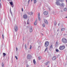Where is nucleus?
Segmentation results:
<instances>
[{
  "instance_id": "obj_1",
  "label": "nucleus",
  "mask_w": 67,
  "mask_h": 67,
  "mask_svg": "<svg viewBox=\"0 0 67 67\" xmlns=\"http://www.w3.org/2000/svg\"><path fill=\"white\" fill-rule=\"evenodd\" d=\"M62 41L63 43H67V40L66 38H63L62 40Z\"/></svg>"
},
{
  "instance_id": "obj_2",
  "label": "nucleus",
  "mask_w": 67,
  "mask_h": 67,
  "mask_svg": "<svg viewBox=\"0 0 67 67\" xmlns=\"http://www.w3.org/2000/svg\"><path fill=\"white\" fill-rule=\"evenodd\" d=\"M49 45V42L48 41L44 43V46L46 47H47Z\"/></svg>"
},
{
  "instance_id": "obj_3",
  "label": "nucleus",
  "mask_w": 67,
  "mask_h": 67,
  "mask_svg": "<svg viewBox=\"0 0 67 67\" xmlns=\"http://www.w3.org/2000/svg\"><path fill=\"white\" fill-rule=\"evenodd\" d=\"M65 48V47L64 46H60L59 47V49L60 50H63Z\"/></svg>"
},
{
  "instance_id": "obj_4",
  "label": "nucleus",
  "mask_w": 67,
  "mask_h": 67,
  "mask_svg": "<svg viewBox=\"0 0 67 67\" xmlns=\"http://www.w3.org/2000/svg\"><path fill=\"white\" fill-rule=\"evenodd\" d=\"M24 19H27V15L26 14H25L23 16Z\"/></svg>"
},
{
  "instance_id": "obj_5",
  "label": "nucleus",
  "mask_w": 67,
  "mask_h": 67,
  "mask_svg": "<svg viewBox=\"0 0 67 67\" xmlns=\"http://www.w3.org/2000/svg\"><path fill=\"white\" fill-rule=\"evenodd\" d=\"M14 29L15 30V31H17L18 30V27L17 26H15L14 27Z\"/></svg>"
},
{
  "instance_id": "obj_6",
  "label": "nucleus",
  "mask_w": 67,
  "mask_h": 67,
  "mask_svg": "<svg viewBox=\"0 0 67 67\" xmlns=\"http://www.w3.org/2000/svg\"><path fill=\"white\" fill-rule=\"evenodd\" d=\"M48 13V12L47 11H45L43 12V14L44 15H47Z\"/></svg>"
},
{
  "instance_id": "obj_7",
  "label": "nucleus",
  "mask_w": 67,
  "mask_h": 67,
  "mask_svg": "<svg viewBox=\"0 0 67 67\" xmlns=\"http://www.w3.org/2000/svg\"><path fill=\"white\" fill-rule=\"evenodd\" d=\"M55 4H57V5H60V3L59 2H56L55 3Z\"/></svg>"
},
{
  "instance_id": "obj_8",
  "label": "nucleus",
  "mask_w": 67,
  "mask_h": 67,
  "mask_svg": "<svg viewBox=\"0 0 67 67\" xmlns=\"http://www.w3.org/2000/svg\"><path fill=\"white\" fill-rule=\"evenodd\" d=\"M28 15H33V12H31L29 13H28Z\"/></svg>"
},
{
  "instance_id": "obj_9",
  "label": "nucleus",
  "mask_w": 67,
  "mask_h": 67,
  "mask_svg": "<svg viewBox=\"0 0 67 67\" xmlns=\"http://www.w3.org/2000/svg\"><path fill=\"white\" fill-rule=\"evenodd\" d=\"M37 20H36L34 22V25H36L37 24Z\"/></svg>"
},
{
  "instance_id": "obj_10",
  "label": "nucleus",
  "mask_w": 67,
  "mask_h": 67,
  "mask_svg": "<svg viewBox=\"0 0 67 67\" xmlns=\"http://www.w3.org/2000/svg\"><path fill=\"white\" fill-rule=\"evenodd\" d=\"M44 22L47 24H48V22H47V20H44Z\"/></svg>"
},
{
  "instance_id": "obj_11",
  "label": "nucleus",
  "mask_w": 67,
  "mask_h": 67,
  "mask_svg": "<svg viewBox=\"0 0 67 67\" xmlns=\"http://www.w3.org/2000/svg\"><path fill=\"white\" fill-rule=\"evenodd\" d=\"M33 62L34 63V64H35L36 63V61H35V59H34L33 60Z\"/></svg>"
},
{
  "instance_id": "obj_12",
  "label": "nucleus",
  "mask_w": 67,
  "mask_h": 67,
  "mask_svg": "<svg viewBox=\"0 0 67 67\" xmlns=\"http://www.w3.org/2000/svg\"><path fill=\"white\" fill-rule=\"evenodd\" d=\"M48 62H46V63H45L44 64L45 65H46V66H47V65H48Z\"/></svg>"
},
{
  "instance_id": "obj_13",
  "label": "nucleus",
  "mask_w": 67,
  "mask_h": 67,
  "mask_svg": "<svg viewBox=\"0 0 67 67\" xmlns=\"http://www.w3.org/2000/svg\"><path fill=\"white\" fill-rule=\"evenodd\" d=\"M2 67H4V64L3 63V62L2 63Z\"/></svg>"
},
{
  "instance_id": "obj_14",
  "label": "nucleus",
  "mask_w": 67,
  "mask_h": 67,
  "mask_svg": "<svg viewBox=\"0 0 67 67\" xmlns=\"http://www.w3.org/2000/svg\"><path fill=\"white\" fill-rule=\"evenodd\" d=\"M30 32H32L33 30H32V28H30Z\"/></svg>"
},
{
  "instance_id": "obj_15",
  "label": "nucleus",
  "mask_w": 67,
  "mask_h": 67,
  "mask_svg": "<svg viewBox=\"0 0 67 67\" xmlns=\"http://www.w3.org/2000/svg\"><path fill=\"white\" fill-rule=\"evenodd\" d=\"M37 2L36 0H34V3H36Z\"/></svg>"
},
{
  "instance_id": "obj_16",
  "label": "nucleus",
  "mask_w": 67,
  "mask_h": 67,
  "mask_svg": "<svg viewBox=\"0 0 67 67\" xmlns=\"http://www.w3.org/2000/svg\"><path fill=\"white\" fill-rule=\"evenodd\" d=\"M3 55H4V57L5 56L7 55V54H5V53H3Z\"/></svg>"
},
{
  "instance_id": "obj_17",
  "label": "nucleus",
  "mask_w": 67,
  "mask_h": 67,
  "mask_svg": "<svg viewBox=\"0 0 67 67\" xmlns=\"http://www.w3.org/2000/svg\"><path fill=\"white\" fill-rule=\"evenodd\" d=\"M9 3H10L11 5H13V3H12V2H9Z\"/></svg>"
},
{
  "instance_id": "obj_18",
  "label": "nucleus",
  "mask_w": 67,
  "mask_h": 67,
  "mask_svg": "<svg viewBox=\"0 0 67 67\" xmlns=\"http://www.w3.org/2000/svg\"><path fill=\"white\" fill-rule=\"evenodd\" d=\"M61 31H65V28H63L61 29Z\"/></svg>"
},
{
  "instance_id": "obj_19",
  "label": "nucleus",
  "mask_w": 67,
  "mask_h": 67,
  "mask_svg": "<svg viewBox=\"0 0 67 67\" xmlns=\"http://www.w3.org/2000/svg\"><path fill=\"white\" fill-rule=\"evenodd\" d=\"M40 13H38V17H40Z\"/></svg>"
},
{
  "instance_id": "obj_20",
  "label": "nucleus",
  "mask_w": 67,
  "mask_h": 67,
  "mask_svg": "<svg viewBox=\"0 0 67 67\" xmlns=\"http://www.w3.org/2000/svg\"><path fill=\"white\" fill-rule=\"evenodd\" d=\"M56 1H63L64 0H56Z\"/></svg>"
},
{
  "instance_id": "obj_21",
  "label": "nucleus",
  "mask_w": 67,
  "mask_h": 67,
  "mask_svg": "<svg viewBox=\"0 0 67 67\" xmlns=\"http://www.w3.org/2000/svg\"><path fill=\"white\" fill-rule=\"evenodd\" d=\"M48 49V48H46L45 49V50L44 51V52H45L46 51V50H47Z\"/></svg>"
},
{
  "instance_id": "obj_22",
  "label": "nucleus",
  "mask_w": 67,
  "mask_h": 67,
  "mask_svg": "<svg viewBox=\"0 0 67 67\" xmlns=\"http://www.w3.org/2000/svg\"><path fill=\"white\" fill-rule=\"evenodd\" d=\"M53 59H56V57L55 56L53 57L52 58Z\"/></svg>"
},
{
  "instance_id": "obj_23",
  "label": "nucleus",
  "mask_w": 67,
  "mask_h": 67,
  "mask_svg": "<svg viewBox=\"0 0 67 67\" xmlns=\"http://www.w3.org/2000/svg\"><path fill=\"white\" fill-rule=\"evenodd\" d=\"M64 11H67V9L66 8H65L64 9Z\"/></svg>"
},
{
  "instance_id": "obj_24",
  "label": "nucleus",
  "mask_w": 67,
  "mask_h": 67,
  "mask_svg": "<svg viewBox=\"0 0 67 67\" xmlns=\"http://www.w3.org/2000/svg\"><path fill=\"white\" fill-rule=\"evenodd\" d=\"M32 46L30 45V48H29V49H31V48H32Z\"/></svg>"
},
{
  "instance_id": "obj_25",
  "label": "nucleus",
  "mask_w": 67,
  "mask_h": 67,
  "mask_svg": "<svg viewBox=\"0 0 67 67\" xmlns=\"http://www.w3.org/2000/svg\"><path fill=\"white\" fill-rule=\"evenodd\" d=\"M41 58L42 57L41 56L39 57H38V59H41Z\"/></svg>"
},
{
  "instance_id": "obj_26",
  "label": "nucleus",
  "mask_w": 67,
  "mask_h": 67,
  "mask_svg": "<svg viewBox=\"0 0 67 67\" xmlns=\"http://www.w3.org/2000/svg\"><path fill=\"white\" fill-rule=\"evenodd\" d=\"M38 19L39 21H40V17H38Z\"/></svg>"
},
{
  "instance_id": "obj_27",
  "label": "nucleus",
  "mask_w": 67,
  "mask_h": 67,
  "mask_svg": "<svg viewBox=\"0 0 67 67\" xmlns=\"http://www.w3.org/2000/svg\"><path fill=\"white\" fill-rule=\"evenodd\" d=\"M55 45L56 46H57L58 45V42H56V44H55Z\"/></svg>"
},
{
  "instance_id": "obj_28",
  "label": "nucleus",
  "mask_w": 67,
  "mask_h": 67,
  "mask_svg": "<svg viewBox=\"0 0 67 67\" xmlns=\"http://www.w3.org/2000/svg\"><path fill=\"white\" fill-rule=\"evenodd\" d=\"M61 6L62 7H64V4L63 3H62V4H61Z\"/></svg>"
},
{
  "instance_id": "obj_29",
  "label": "nucleus",
  "mask_w": 67,
  "mask_h": 67,
  "mask_svg": "<svg viewBox=\"0 0 67 67\" xmlns=\"http://www.w3.org/2000/svg\"><path fill=\"white\" fill-rule=\"evenodd\" d=\"M42 26L43 27H45V24H43Z\"/></svg>"
},
{
  "instance_id": "obj_30",
  "label": "nucleus",
  "mask_w": 67,
  "mask_h": 67,
  "mask_svg": "<svg viewBox=\"0 0 67 67\" xmlns=\"http://www.w3.org/2000/svg\"><path fill=\"white\" fill-rule=\"evenodd\" d=\"M52 47H53V45H52L50 46V48H52Z\"/></svg>"
},
{
  "instance_id": "obj_31",
  "label": "nucleus",
  "mask_w": 67,
  "mask_h": 67,
  "mask_svg": "<svg viewBox=\"0 0 67 67\" xmlns=\"http://www.w3.org/2000/svg\"><path fill=\"white\" fill-rule=\"evenodd\" d=\"M56 52H59V51L58 50V49H56Z\"/></svg>"
},
{
  "instance_id": "obj_32",
  "label": "nucleus",
  "mask_w": 67,
  "mask_h": 67,
  "mask_svg": "<svg viewBox=\"0 0 67 67\" xmlns=\"http://www.w3.org/2000/svg\"><path fill=\"white\" fill-rule=\"evenodd\" d=\"M30 55H28L27 57V58H29V57H30Z\"/></svg>"
},
{
  "instance_id": "obj_33",
  "label": "nucleus",
  "mask_w": 67,
  "mask_h": 67,
  "mask_svg": "<svg viewBox=\"0 0 67 67\" xmlns=\"http://www.w3.org/2000/svg\"><path fill=\"white\" fill-rule=\"evenodd\" d=\"M1 1V0H0V2ZM1 3H0V8H1Z\"/></svg>"
},
{
  "instance_id": "obj_34",
  "label": "nucleus",
  "mask_w": 67,
  "mask_h": 67,
  "mask_svg": "<svg viewBox=\"0 0 67 67\" xmlns=\"http://www.w3.org/2000/svg\"><path fill=\"white\" fill-rule=\"evenodd\" d=\"M2 37L3 39H4V37H3V35L2 34Z\"/></svg>"
},
{
  "instance_id": "obj_35",
  "label": "nucleus",
  "mask_w": 67,
  "mask_h": 67,
  "mask_svg": "<svg viewBox=\"0 0 67 67\" xmlns=\"http://www.w3.org/2000/svg\"><path fill=\"white\" fill-rule=\"evenodd\" d=\"M15 58L16 59H18V58L17 57L15 56Z\"/></svg>"
},
{
  "instance_id": "obj_36",
  "label": "nucleus",
  "mask_w": 67,
  "mask_h": 67,
  "mask_svg": "<svg viewBox=\"0 0 67 67\" xmlns=\"http://www.w3.org/2000/svg\"><path fill=\"white\" fill-rule=\"evenodd\" d=\"M21 10L22 11H23V8H21Z\"/></svg>"
},
{
  "instance_id": "obj_37",
  "label": "nucleus",
  "mask_w": 67,
  "mask_h": 67,
  "mask_svg": "<svg viewBox=\"0 0 67 67\" xmlns=\"http://www.w3.org/2000/svg\"><path fill=\"white\" fill-rule=\"evenodd\" d=\"M16 51H18V48H17V47H16Z\"/></svg>"
},
{
  "instance_id": "obj_38",
  "label": "nucleus",
  "mask_w": 67,
  "mask_h": 67,
  "mask_svg": "<svg viewBox=\"0 0 67 67\" xmlns=\"http://www.w3.org/2000/svg\"><path fill=\"white\" fill-rule=\"evenodd\" d=\"M29 66V65H28L27 64L26 65V67H28Z\"/></svg>"
},
{
  "instance_id": "obj_39",
  "label": "nucleus",
  "mask_w": 67,
  "mask_h": 67,
  "mask_svg": "<svg viewBox=\"0 0 67 67\" xmlns=\"http://www.w3.org/2000/svg\"><path fill=\"white\" fill-rule=\"evenodd\" d=\"M25 48H26V45H25Z\"/></svg>"
},
{
  "instance_id": "obj_40",
  "label": "nucleus",
  "mask_w": 67,
  "mask_h": 67,
  "mask_svg": "<svg viewBox=\"0 0 67 67\" xmlns=\"http://www.w3.org/2000/svg\"><path fill=\"white\" fill-rule=\"evenodd\" d=\"M59 25H60V24H58V26H59Z\"/></svg>"
},
{
  "instance_id": "obj_41",
  "label": "nucleus",
  "mask_w": 67,
  "mask_h": 67,
  "mask_svg": "<svg viewBox=\"0 0 67 67\" xmlns=\"http://www.w3.org/2000/svg\"><path fill=\"white\" fill-rule=\"evenodd\" d=\"M52 59L53 60H55V59Z\"/></svg>"
},
{
  "instance_id": "obj_42",
  "label": "nucleus",
  "mask_w": 67,
  "mask_h": 67,
  "mask_svg": "<svg viewBox=\"0 0 67 67\" xmlns=\"http://www.w3.org/2000/svg\"><path fill=\"white\" fill-rule=\"evenodd\" d=\"M59 31V30L58 29L57 30V31L58 32Z\"/></svg>"
},
{
  "instance_id": "obj_43",
  "label": "nucleus",
  "mask_w": 67,
  "mask_h": 67,
  "mask_svg": "<svg viewBox=\"0 0 67 67\" xmlns=\"http://www.w3.org/2000/svg\"><path fill=\"white\" fill-rule=\"evenodd\" d=\"M66 2L67 3V0H66Z\"/></svg>"
},
{
  "instance_id": "obj_44",
  "label": "nucleus",
  "mask_w": 67,
  "mask_h": 67,
  "mask_svg": "<svg viewBox=\"0 0 67 67\" xmlns=\"http://www.w3.org/2000/svg\"><path fill=\"white\" fill-rule=\"evenodd\" d=\"M65 18H67V16H66V17H65Z\"/></svg>"
},
{
  "instance_id": "obj_45",
  "label": "nucleus",
  "mask_w": 67,
  "mask_h": 67,
  "mask_svg": "<svg viewBox=\"0 0 67 67\" xmlns=\"http://www.w3.org/2000/svg\"><path fill=\"white\" fill-rule=\"evenodd\" d=\"M27 23L28 24H29V23Z\"/></svg>"
},
{
  "instance_id": "obj_46",
  "label": "nucleus",
  "mask_w": 67,
  "mask_h": 67,
  "mask_svg": "<svg viewBox=\"0 0 67 67\" xmlns=\"http://www.w3.org/2000/svg\"><path fill=\"white\" fill-rule=\"evenodd\" d=\"M47 67H49V66H48Z\"/></svg>"
},
{
  "instance_id": "obj_47",
  "label": "nucleus",
  "mask_w": 67,
  "mask_h": 67,
  "mask_svg": "<svg viewBox=\"0 0 67 67\" xmlns=\"http://www.w3.org/2000/svg\"><path fill=\"white\" fill-rule=\"evenodd\" d=\"M9 0V1H11V0Z\"/></svg>"
},
{
  "instance_id": "obj_48",
  "label": "nucleus",
  "mask_w": 67,
  "mask_h": 67,
  "mask_svg": "<svg viewBox=\"0 0 67 67\" xmlns=\"http://www.w3.org/2000/svg\"><path fill=\"white\" fill-rule=\"evenodd\" d=\"M66 60H67V59H66Z\"/></svg>"
},
{
  "instance_id": "obj_49",
  "label": "nucleus",
  "mask_w": 67,
  "mask_h": 67,
  "mask_svg": "<svg viewBox=\"0 0 67 67\" xmlns=\"http://www.w3.org/2000/svg\"><path fill=\"white\" fill-rule=\"evenodd\" d=\"M39 59L40 60V59Z\"/></svg>"
},
{
  "instance_id": "obj_50",
  "label": "nucleus",
  "mask_w": 67,
  "mask_h": 67,
  "mask_svg": "<svg viewBox=\"0 0 67 67\" xmlns=\"http://www.w3.org/2000/svg\"><path fill=\"white\" fill-rule=\"evenodd\" d=\"M32 0H31V1H32Z\"/></svg>"
},
{
  "instance_id": "obj_51",
  "label": "nucleus",
  "mask_w": 67,
  "mask_h": 67,
  "mask_svg": "<svg viewBox=\"0 0 67 67\" xmlns=\"http://www.w3.org/2000/svg\"><path fill=\"white\" fill-rule=\"evenodd\" d=\"M43 62H44V60L43 61Z\"/></svg>"
},
{
  "instance_id": "obj_52",
  "label": "nucleus",
  "mask_w": 67,
  "mask_h": 67,
  "mask_svg": "<svg viewBox=\"0 0 67 67\" xmlns=\"http://www.w3.org/2000/svg\"><path fill=\"white\" fill-rule=\"evenodd\" d=\"M15 67H16L15 66Z\"/></svg>"
}]
</instances>
